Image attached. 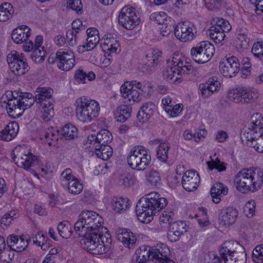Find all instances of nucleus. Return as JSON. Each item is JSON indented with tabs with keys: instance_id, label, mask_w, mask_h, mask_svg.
Masks as SVG:
<instances>
[{
	"instance_id": "obj_1",
	"label": "nucleus",
	"mask_w": 263,
	"mask_h": 263,
	"mask_svg": "<svg viewBox=\"0 0 263 263\" xmlns=\"http://www.w3.org/2000/svg\"><path fill=\"white\" fill-rule=\"evenodd\" d=\"M165 198L161 197L157 192H152L140 198L136 206V213L139 220L149 223L153 216L167 204Z\"/></svg>"
},
{
	"instance_id": "obj_2",
	"label": "nucleus",
	"mask_w": 263,
	"mask_h": 263,
	"mask_svg": "<svg viewBox=\"0 0 263 263\" xmlns=\"http://www.w3.org/2000/svg\"><path fill=\"white\" fill-rule=\"evenodd\" d=\"M234 181L236 190L241 193L255 192L263 184V171L257 167L242 169Z\"/></svg>"
},
{
	"instance_id": "obj_3",
	"label": "nucleus",
	"mask_w": 263,
	"mask_h": 263,
	"mask_svg": "<svg viewBox=\"0 0 263 263\" xmlns=\"http://www.w3.org/2000/svg\"><path fill=\"white\" fill-rule=\"evenodd\" d=\"M103 223L102 218L97 213L92 211H84L79 216L74 224V229L79 236H82L88 231H93L94 229L106 230L102 226Z\"/></svg>"
},
{
	"instance_id": "obj_4",
	"label": "nucleus",
	"mask_w": 263,
	"mask_h": 263,
	"mask_svg": "<svg viewBox=\"0 0 263 263\" xmlns=\"http://www.w3.org/2000/svg\"><path fill=\"white\" fill-rule=\"evenodd\" d=\"M219 254L224 263H246L247 253L242 245L236 241L224 242L219 249Z\"/></svg>"
},
{
	"instance_id": "obj_5",
	"label": "nucleus",
	"mask_w": 263,
	"mask_h": 263,
	"mask_svg": "<svg viewBox=\"0 0 263 263\" xmlns=\"http://www.w3.org/2000/svg\"><path fill=\"white\" fill-rule=\"evenodd\" d=\"M76 114L78 119L83 123H89L98 117L100 104L95 100L86 97L79 98L76 102Z\"/></svg>"
},
{
	"instance_id": "obj_6",
	"label": "nucleus",
	"mask_w": 263,
	"mask_h": 263,
	"mask_svg": "<svg viewBox=\"0 0 263 263\" xmlns=\"http://www.w3.org/2000/svg\"><path fill=\"white\" fill-rule=\"evenodd\" d=\"M241 139L246 141L248 146H253V141L260 137L263 138V118L258 114L253 115L250 119V123L243 129Z\"/></svg>"
},
{
	"instance_id": "obj_7",
	"label": "nucleus",
	"mask_w": 263,
	"mask_h": 263,
	"mask_svg": "<svg viewBox=\"0 0 263 263\" xmlns=\"http://www.w3.org/2000/svg\"><path fill=\"white\" fill-rule=\"evenodd\" d=\"M78 135L77 128L72 124H67L59 130H53L52 128L46 131L41 139L44 140L45 144L50 147L56 146L59 139L64 138L66 140L73 139Z\"/></svg>"
},
{
	"instance_id": "obj_8",
	"label": "nucleus",
	"mask_w": 263,
	"mask_h": 263,
	"mask_svg": "<svg viewBox=\"0 0 263 263\" xmlns=\"http://www.w3.org/2000/svg\"><path fill=\"white\" fill-rule=\"evenodd\" d=\"M151 156L144 146L138 145L133 147L127 157L128 165L134 170L144 171L150 165Z\"/></svg>"
},
{
	"instance_id": "obj_9",
	"label": "nucleus",
	"mask_w": 263,
	"mask_h": 263,
	"mask_svg": "<svg viewBox=\"0 0 263 263\" xmlns=\"http://www.w3.org/2000/svg\"><path fill=\"white\" fill-rule=\"evenodd\" d=\"M37 94L35 95V101L40 103L42 108L41 117L45 121H48L54 116L53 104L49 101L53 95V89L49 88L39 87L36 89Z\"/></svg>"
},
{
	"instance_id": "obj_10",
	"label": "nucleus",
	"mask_w": 263,
	"mask_h": 263,
	"mask_svg": "<svg viewBox=\"0 0 263 263\" xmlns=\"http://www.w3.org/2000/svg\"><path fill=\"white\" fill-rule=\"evenodd\" d=\"M215 52L214 45L209 41H202L193 47L190 50L192 59L198 64L209 62Z\"/></svg>"
},
{
	"instance_id": "obj_11",
	"label": "nucleus",
	"mask_w": 263,
	"mask_h": 263,
	"mask_svg": "<svg viewBox=\"0 0 263 263\" xmlns=\"http://www.w3.org/2000/svg\"><path fill=\"white\" fill-rule=\"evenodd\" d=\"M100 229H94L93 231H88L84 235L80 236L83 238L80 243L84 249L87 250L93 254H102V250L99 247L100 237L98 235Z\"/></svg>"
},
{
	"instance_id": "obj_12",
	"label": "nucleus",
	"mask_w": 263,
	"mask_h": 263,
	"mask_svg": "<svg viewBox=\"0 0 263 263\" xmlns=\"http://www.w3.org/2000/svg\"><path fill=\"white\" fill-rule=\"evenodd\" d=\"M48 61L50 63L57 62V66L60 69L68 71L74 66L76 60L74 53L71 50L61 49L56 52L55 61L53 58L51 57H49Z\"/></svg>"
},
{
	"instance_id": "obj_13",
	"label": "nucleus",
	"mask_w": 263,
	"mask_h": 263,
	"mask_svg": "<svg viewBox=\"0 0 263 263\" xmlns=\"http://www.w3.org/2000/svg\"><path fill=\"white\" fill-rule=\"evenodd\" d=\"M174 34L175 36L182 42L191 41L197 35V28L192 22H181L175 26Z\"/></svg>"
},
{
	"instance_id": "obj_14",
	"label": "nucleus",
	"mask_w": 263,
	"mask_h": 263,
	"mask_svg": "<svg viewBox=\"0 0 263 263\" xmlns=\"http://www.w3.org/2000/svg\"><path fill=\"white\" fill-rule=\"evenodd\" d=\"M219 67L221 73L224 77L232 78L239 72L240 63L236 57H226L220 62Z\"/></svg>"
},
{
	"instance_id": "obj_15",
	"label": "nucleus",
	"mask_w": 263,
	"mask_h": 263,
	"mask_svg": "<svg viewBox=\"0 0 263 263\" xmlns=\"http://www.w3.org/2000/svg\"><path fill=\"white\" fill-rule=\"evenodd\" d=\"M11 154V158L15 163L20 167L28 170L31 167L34 166L37 163V156L28 152L25 154L20 152L15 154V151H13Z\"/></svg>"
},
{
	"instance_id": "obj_16",
	"label": "nucleus",
	"mask_w": 263,
	"mask_h": 263,
	"mask_svg": "<svg viewBox=\"0 0 263 263\" xmlns=\"http://www.w3.org/2000/svg\"><path fill=\"white\" fill-rule=\"evenodd\" d=\"M200 181V177L197 172L193 170L187 171L182 177V185L186 191L192 192L197 189Z\"/></svg>"
},
{
	"instance_id": "obj_17",
	"label": "nucleus",
	"mask_w": 263,
	"mask_h": 263,
	"mask_svg": "<svg viewBox=\"0 0 263 263\" xmlns=\"http://www.w3.org/2000/svg\"><path fill=\"white\" fill-rule=\"evenodd\" d=\"M186 224L183 221H174L169 226L167 237L171 242L178 241L181 236L186 232Z\"/></svg>"
},
{
	"instance_id": "obj_18",
	"label": "nucleus",
	"mask_w": 263,
	"mask_h": 263,
	"mask_svg": "<svg viewBox=\"0 0 263 263\" xmlns=\"http://www.w3.org/2000/svg\"><path fill=\"white\" fill-rule=\"evenodd\" d=\"M237 217V210L232 207H229L220 210L218 220L220 225L230 226L235 222Z\"/></svg>"
},
{
	"instance_id": "obj_19",
	"label": "nucleus",
	"mask_w": 263,
	"mask_h": 263,
	"mask_svg": "<svg viewBox=\"0 0 263 263\" xmlns=\"http://www.w3.org/2000/svg\"><path fill=\"white\" fill-rule=\"evenodd\" d=\"M219 83L214 78H210L203 83H200L198 86V93L202 98L210 97L215 91L218 90Z\"/></svg>"
},
{
	"instance_id": "obj_20",
	"label": "nucleus",
	"mask_w": 263,
	"mask_h": 263,
	"mask_svg": "<svg viewBox=\"0 0 263 263\" xmlns=\"http://www.w3.org/2000/svg\"><path fill=\"white\" fill-rule=\"evenodd\" d=\"M152 261L156 263H163L168 259L170 251L167 246L163 243L158 244L152 248Z\"/></svg>"
},
{
	"instance_id": "obj_21",
	"label": "nucleus",
	"mask_w": 263,
	"mask_h": 263,
	"mask_svg": "<svg viewBox=\"0 0 263 263\" xmlns=\"http://www.w3.org/2000/svg\"><path fill=\"white\" fill-rule=\"evenodd\" d=\"M30 28L25 25H22L13 30L11 37L16 44H21L27 41L30 36Z\"/></svg>"
},
{
	"instance_id": "obj_22",
	"label": "nucleus",
	"mask_w": 263,
	"mask_h": 263,
	"mask_svg": "<svg viewBox=\"0 0 263 263\" xmlns=\"http://www.w3.org/2000/svg\"><path fill=\"white\" fill-rule=\"evenodd\" d=\"M228 193V187L220 182H217L211 187L210 193L214 203L218 204L221 201V198Z\"/></svg>"
},
{
	"instance_id": "obj_23",
	"label": "nucleus",
	"mask_w": 263,
	"mask_h": 263,
	"mask_svg": "<svg viewBox=\"0 0 263 263\" xmlns=\"http://www.w3.org/2000/svg\"><path fill=\"white\" fill-rule=\"evenodd\" d=\"M155 109L156 106L153 103H145L140 108L137 118L141 122H145L153 116Z\"/></svg>"
},
{
	"instance_id": "obj_24",
	"label": "nucleus",
	"mask_w": 263,
	"mask_h": 263,
	"mask_svg": "<svg viewBox=\"0 0 263 263\" xmlns=\"http://www.w3.org/2000/svg\"><path fill=\"white\" fill-rule=\"evenodd\" d=\"M18 130V124L16 122H11L0 132V139L10 141L16 136Z\"/></svg>"
},
{
	"instance_id": "obj_25",
	"label": "nucleus",
	"mask_w": 263,
	"mask_h": 263,
	"mask_svg": "<svg viewBox=\"0 0 263 263\" xmlns=\"http://www.w3.org/2000/svg\"><path fill=\"white\" fill-rule=\"evenodd\" d=\"M100 233H99L100 237L99 239V247H102V254L107 253L110 249L111 243V236L108 233V231L106 228V230L100 229Z\"/></svg>"
},
{
	"instance_id": "obj_26",
	"label": "nucleus",
	"mask_w": 263,
	"mask_h": 263,
	"mask_svg": "<svg viewBox=\"0 0 263 263\" xmlns=\"http://www.w3.org/2000/svg\"><path fill=\"white\" fill-rule=\"evenodd\" d=\"M104 36L106 38L104 37L103 49L109 51L110 53L116 52L120 47L119 40L111 34L105 35Z\"/></svg>"
},
{
	"instance_id": "obj_27",
	"label": "nucleus",
	"mask_w": 263,
	"mask_h": 263,
	"mask_svg": "<svg viewBox=\"0 0 263 263\" xmlns=\"http://www.w3.org/2000/svg\"><path fill=\"white\" fill-rule=\"evenodd\" d=\"M132 107L126 105H121L118 106L115 114L116 118L118 121L124 122L131 115Z\"/></svg>"
},
{
	"instance_id": "obj_28",
	"label": "nucleus",
	"mask_w": 263,
	"mask_h": 263,
	"mask_svg": "<svg viewBox=\"0 0 263 263\" xmlns=\"http://www.w3.org/2000/svg\"><path fill=\"white\" fill-rule=\"evenodd\" d=\"M112 140V136L111 133L107 129H101L98 133V137H97L98 145H96V147L107 145Z\"/></svg>"
},
{
	"instance_id": "obj_29",
	"label": "nucleus",
	"mask_w": 263,
	"mask_h": 263,
	"mask_svg": "<svg viewBox=\"0 0 263 263\" xmlns=\"http://www.w3.org/2000/svg\"><path fill=\"white\" fill-rule=\"evenodd\" d=\"M118 21L119 24L124 28L127 30H132L140 23L139 17H127L119 16Z\"/></svg>"
},
{
	"instance_id": "obj_30",
	"label": "nucleus",
	"mask_w": 263,
	"mask_h": 263,
	"mask_svg": "<svg viewBox=\"0 0 263 263\" xmlns=\"http://www.w3.org/2000/svg\"><path fill=\"white\" fill-rule=\"evenodd\" d=\"M14 13L12 5L8 3H3L0 6V21L5 22L9 20Z\"/></svg>"
},
{
	"instance_id": "obj_31",
	"label": "nucleus",
	"mask_w": 263,
	"mask_h": 263,
	"mask_svg": "<svg viewBox=\"0 0 263 263\" xmlns=\"http://www.w3.org/2000/svg\"><path fill=\"white\" fill-rule=\"evenodd\" d=\"M97 156L103 160H107L112 155V148L109 145L96 147Z\"/></svg>"
},
{
	"instance_id": "obj_32",
	"label": "nucleus",
	"mask_w": 263,
	"mask_h": 263,
	"mask_svg": "<svg viewBox=\"0 0 263 263\" xmlns=\"http://www.w3.org/2000/svg\"><path fill=\"white\" fill-rule=\"evenodd\" d=\"M23 58V53L20 54L15 50L10 51L7 55V61L11 70L15 68V65Z\"/></svg>"
},
{
	"instance_id": "obj_33",
	"label": "nucleus",
	"mask_w": 263,
	"mask_h": 263,
	"mask_svg": "<svg viewBox=\"0 0 263 263\" xmlns=\"http://www.w3.org/2000/svg\"><path fill=\"white\" fill-rule=\"evenodd\" d=\"M128 200L121 197H114L111 201V204L114 210L118 213L125 210L128 208Z\"/></svg>"
},
{
	"instance_id": "obj_34",
	"label": "nucleus",
	"mask_w": 263,
	"mask_h": 263,
	"mask_svg": "<svg viewBox=\"0 0 263 263\" xmlns=\"http://www.w3.org/2000/svg\"><path fill=\"white\" fill-rule=\"evenodd\" d=\"M213 26L208 30V34L210 37L216 43H220L224 40L226 36L224 31Z\"/></svg>"
},
{
	"instance_id": "obj_35",
	"label": "nucleus",
	"mask_w": 263,
	"mask_h": 263,
	"mask_svg": "<svg viewBox=\"0 0 263 263\" xmlns=\"http://www.w3.org/2000/svg\"><path fill=\"white\" fill-rule=\"evenodd\" d=\"M29 69L30 67L26 62V59L24 58L15 65V68L13 69L11 71L15 75L20 76L27 73L29 71Z\"/></svg>"
},
{
	"instance_id": "obj_36",
	"label": "nucleus",
	"mask_w": 263,
	"mask_h": 263,
	"mask_svg": "<svg viewBox=\"0 0 263 263\" xmlns=\"http://www.w3.org/2000/svg\"><path fill=\"white\" fill-rule=\"evenodd\" d=\"M7 99L4 101V103L6 104L5 108L7 111L8 114L9 115L10 111L13 110L14 107H16V104L20 103V100L13 97L12 92H8L6 94Z\"/></svg>"
},
{
	"instance_id": "obj_37",
	"label": "nucleus",
	"mask_w": 263,
	"mask_h": 263,
	"mask_svg": "<svg viewBox=\"0 0 263 263\" xmlns=\"http://www.w3.org/2000/svg\"><path fill=\"white\" fill-rule=\"evenodd\" d=\"M243 88L239 87L230 90L228 93V98L229 100L237 103H241V97Z\"/></svg>"
},
{
	"instance_id": "obj_38",
	"label": "nucleus",
	"mask_w": 263,
	"mask_h": 263,
	"mask_svg": "<svg viewBox=\"0 0 263 263\" xmlns=\"http://www.w3.org/2000/svg\"><path fill=\"white\" fill-rule=\"evenodd\" d=\"M68 190L69 193L72 194H78L80 193L83 189V186L76 178L70 180L68 182Z\"/></svg>"
},
{
	"instance_id": "obj_39",
	"label": "nucleus",
	"mask_w": 263,
	"mask_h": 263,
	"mask_svg": "<svg viewBox=\"0 0 263 263\" xmlns=\"http://www.w3.org/2000/svg\"><path fill=\"white\" fill-rule=\"evenodd\" d=\"M169 147L167 143H162L159 145L157 151V158L162 162H165L168 159Z\"/></svg>"
},
{
	"instance_id": "obj_40",
	"label": "nucleus",
	"mask_w": 263,
	"mask_h": 263,
	"mask_svg": "<svg viewBox=\"0 0 263 263\" xmlns=\"http://www.w3.org/2000/svg\"><path fill=\"white\" fill-rule=\"evenodd\" d=\"M258 97L257 93L243 88L241 103H250L254 102Z\"/></svg>"
},
{
	"instance_id": "obj_41",
	"label": "nucleus",
	"mask_w": 263,
	"mask_h": 263,
	"mask_svg": "<svg viewBox=\"0 0 263 263\" xmlns=\"http://www.w3.org/2000/svg\"><path fill=\"white\" fill-rule=\"evenodd\" d=\"M147 180L151 185L158 186L161 183V177L157 171L154 170L149 171L147 175Z\"/></svg>"
},
{
	"instance_id": "obj_42",
	"label": "nucleus",
	"mask_w": 263,
	"mask_h": 263,
	"mask_svg": "<svg viewBox=\"0 0 263 263\" xmlns=\"http://www.w3.org/2000/svg\"><path fill=\"white\" fill-rule=\"evenodd\" d=\"M174 20L171 17H168V20L161 24V27L160 28V29L162 36H166L173 30H174Z\"/></svg>"
},
{
	"instance_id": "obj_43",
	"label": "nucleus",
	"mask_w": 263,
	"mask_h": 263,
	"mask_svg": "<svg viewBox=\"0 0 263 263\" xmlns=\"http://www.w3.org/2000/svg\"><path fill=\"white\" fill-rule=\"evenodd\" d=\"M214 21L215 22V24L213 26L217 28H220L219 29L222 30L224 32H228L232 29L231 25L226 20L222 18L217 17Z\"/></svg>"
},
{
	"instance_id": "obj_44",
	"label": "nucleus",
	"mask_w": 263,
	"mask_h": 263,
	"mask_svg": "<svg viewBox=\"0 0 263 263\" xmlns=\"http://www.w3.org/2000/svg\"><path fill=\"white\" fill-rule=\"evenodd\" d=\"M252 260L256 263H263V245L257 246L252 251Z\"/></svg>"
},
{
	"instance_id": "obj_45",
	"label": "nucleus",
	"mask_w": 263,
	"mask_h": 263,
	"mask_svg": "<svg viewBox=\"0 0 263 263\" xmlns=\"http://www.w3.org/2000/svg\"><path fill=\"white\" fill-rule=\"evenodd\" d=\"M129 233L128 235H127V236H122V235H120L119 240L122 242L125 247L129 248L136 243V238L131 231L129 232Z\"/></svg>"
},
{
	"instance_id": "obj_46",
	"label": "nucleus",
	"mask_w": 263,
	"mask_h": 263,
	"mask_svg": "<svg viewBox=\"0 0 263 263\" xmlns=\"http://www.w3.org/2000/svg\"><path fill=\"white\" fill-rule=\"evenodd\" d=\"M162 52L159 49H149L148 50V58H153L151 63H148L150 66H155L159 62L161 58Z\"/></svg>"
},
{
	"instance_id": "obj_47",
	"label": "nucleus",
	"mask_w": 263,
	"mask_h": 263,
	"mask_svg": "<svg viewBox=\"0 0 263 263\" xmlns=\"http://www.w3.org/2000/svg\"><path fill=\"white\" fill-rule=\"evenodd\" d=\"M168 16L164 12H156L151 14L149 18L158 24H162L168 20Z\"/></svg>"
},
{
	"instance_id": "obj_48",
	"label": "nucleus",
	"mask_w": 263,
	"mask_h": 263,
	"mask_svg": "<svg viewBox=\"0 0 263 263\" xmlns=\"http://www.w3.org/2000/svg\"><path fill=\"white\" fill-rule=\"evenodd\" d=\"M252 52L255 57L263 61V42L255 43L252 48Z\"/></svg>"
},
{
	"instance_id": "obj_49",
	"label": "nucleus",
	"mask_w": 263,
	"mask_h": 263,
	"mask_svg": "<svg viewBox=\"0 0 263 263\" xmlns=\"http://www.w3.org/2000/svg\"><path fill=\"white\" fill-rule=\"evenodd\" d=\"M45 53L40 48H34L31 54V59L36 63H42L45 60Z\"/></svg>"
},
{
	"instance_id": "obj_50",
	"label": "nucleus",
	"mask_w": 263,
	"mask_h": 263,
	"mask_svg": "<svg viewBox=\"0 0 263 263\" xmlns=\"http://www.w3.org/2000/svg\"><path fill=\"white\" fill-rule=\"evenodd\" d=\"M183 105L181 104H178L175 105L173 104V107H164L165 111L172 118L177 117L179 115L182 110Z\"/></svg>"
},
{
	"instance_id": "obj_51",
	"label": "nucleus",
	"mask_w": 263,
	"mask_h": 263,
	"mask_svg": "<svg viewBox=\"0 0 263 263\" xmlns=\"http://www.w3.org/2000/svg\"><path fill=\"white\" fill-rule=\"evenodd\" d=\"M205 7L210 10H218L222 6L221 0H203Z\"/></svg>"
},
{
	"instance_id": "obj_52",
	"label": "nucleus",
	"mask_w": 263,
	"mask_h": 263,
	"mask_svg": "<svg viewBox=\"0 0 263 263\" xmlns=\"http://www.w3.org/2000/svg\"><path fill=\"white\" fill-rule=\"evenodd\" d=\"M67 7L71 8L78 14L83 12V6L81 0H68L67 3Z\"/></svg>"
},
{
	"instance_id": "obj_53",
	"label": "nucleus",
	"mask_w": 263,
	"mask_h": 263,
	"mask_svg": "<svg viewBox=\"0 0 263 263\" xmlns=\"http://www.w3.org/2000/svg\"><path fill=\"white\" fill-rule=\"evenodd\" d=\"M59 235L64 238H68L71 235V232L68 229V227L63 222L59 223L57 227Z\"/></svg>"
},
{
	"instance_id": "obj_54",
	"label": "nucleus",
	"mask_w": 263,
	"mask_h": 263,
	"mask_svg": "<svg viewBox=\"0 0 263 263\" xmlns=\"http://www.w3.org/2000/svg\"><path fill=\"white\" fill-rule=\"evenodd\" d=\"M28 245V240L26 237L20 236L15 248L12 249V251L22 252L24 251Z\"/></svg>"
},
{
	"instance_id": "obj_55",
	"label": "nucleus",
	"mask_w": 263,
	"mask_h": 263,
	"mask_svg": "<svg viewBox=\"0 0 263 263\" xmlns=\"http://www.w3.org/2000/svg\"><path fill=\"white\" fill-rule=\"evenodd\" d=\"M119 16H123L127 17H138L136 14V9L128 6H126L122 8Z\"/></svg>"
},
{
	"instance_id": "obj_56",
	"label": "nucleus",
	"mask_w": 263,
	"mask_h": 263,
	"mask_svg": "<svg viewBox=\"0 0 263 263\" xmlns=\"http://www.w3.org/2000/svg\"><path fill=\"white\" fill-rule=\"evenodd\" d=\"M80 29L69 30L66 33V37L68 39V43L69 45L73 46L77 44V35Z\"/></svg>"
},
{
	"instance_id": "obj_57",
	"label": "nucleus",
	"mask_w": 263,
	"mask_h": 263,
	"mask_svg": "<svg viewBox=\"0 0 263 263\" xmlns=\"http://www.w3.org/2000/svg\"><path fill=\"white\" fill-rule=\"evenodd\" d=\"M16 213L14 211L5 213L1 220V223L6 226H9L11 221L16 218Z\"/></svg>"
},
{
	"instance_id": "obj_58",
	"label": "nucleus",
	"mask_w": 263,
	"mask_h": 263,
	"mask_svg": "<svg viewBox=\"0 0 263 263\" xmlns=\"http://www.w3.org/2000/svg\"><path fill=\"white\" fill-rule=\"evenodd\" d=\"M25 109L26 108L23 105L18 103L16 104V107H14L13 110L12 109V110L10 111L9 116L14 119L18 118L23 115Z\"/></svg>"
},
{
	"instance_id": "obj_59",
	"label": "nucleus",
	"mask_w": 263,
	"mask_h": 263,
	"mask_svg": "<svg viewBox=\"0 0 263 263\" xmlns=\"http://www.w3.org/2000/svg\"><path fill=\"white\" fill-rule=\"evenodd\" d=\"M45 235L43 234L40 235V232H38L33 238V243L41 246L42 249L45 250V249L44 248V247L45 246L47 241L46 240H45Z\"/></svg>"
},
{
	"instance_id": "obj_60",
	"label": "nucleus",
	"mask_w": 263,
	"mask_h": 263,
	"mask_svg": "<svg viewBox=\"0 0 263 263\" xmlns=\"http://www.w3.org/2000/svg\"><path fill=\"white\" fill-rule=\"evenodd\" d=\"M177 74L176 67H168L165 68L163 71V76L164 79L171 80Z\"/></svg>"
},
{
	"instance_id": "obj_61",
	"label": "nucleus",
	"mask_w": 263,
	"mask_h": 263,
	"mask_svg": "<svg viewBox=\"0 0 263 263\" xmlns=\"http://www.w3.org/2000/svg\"><path fill=\"white\" fill-rule=\"evenodd\" d=\"M127 98L128 101H129L128 103L129 105L132 104L135 102H138L141 99L139 93L134 89H132L129 94V97Z\"/></svg>"
},
{
	"instance_id": "obj_62",
	"label": "nucleus",
	"mask_w": 263,
	"mask_h": 263,
	"mask_svg": "<svg viewBox=\"0 0 263 263\" xmlns=\"http://www.w3.org/2000/svg\"><path fill=\"white\" fill-rule=\"evenodd\" d=\"M207 164L210 169L212 170L213 168H216L218 170V172H222L226 169V167L224 165V163L223 162H221L219 160L216 159L215 161L213 162L212 166H211V163L210 162H208Z\"/></svg>"
},
{
	"instance_id": "obj_63",
	"label": "nucleus",
	"mask_w": 263,
	"mask_h": 263,
	"mask_svg": "<svg viewBox=\"0 0 263 263\" xmlns=\"http://www.w3.org/2000/svg\"><path fill=\"white\" fill-rule=\"evenodd\" d=\"M132 90V86L130 85L129 82H126L120 87V92L122 96L126 99L129 97V94Z\"/></svg>"
},
{
	"instance_id": "obj_64",
	"label": "nucleus",
	"mask_w": 263,
	"mask_h": 263,
	"mask_svg": "<svg viewBox=\"0 0 263 263\" xmlns=\"http://www.w3.org/2000/svg\"><path fill=\"white\" fill-rule=\"evenodd\" d=\"M20 236L14 234L10 235L7 238V244L11 250L15 248Z\"/></svg>"
}]
</instances>
